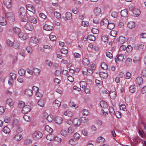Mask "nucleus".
<instances>
[{
	"label": "nucleus",
	"instance_id": "f257e3e1",
	"mask_svg": "<svg viewBox=\"0 0 146 146\" xmlns=\"http://www.w3.org/2000/svg\"><path fill=\"white\" fill-rule=\"evenodd\" d=\"M42 136V133L38 131H35L33 135V138L35 140L40 139Z\"/></svg>",
	"mask_w": 146,
	"mask_h": 146
},
{
	"label": "nucleus",
	"instance_id": "f03ea898",
	"mask_svg": "<svg viewBox=\"0 0 146 146\" xmlns=\"http://www.w3.org/2000/svg\"><path fill=\"white\" fill-rule=\"evenodd\" d=\"M5 16L8 19L11 21H13L15 19V17L13 14L11 12H8L5 14Z\"/></svg>",
	"mask_w": 146,
	"mask_h": 146
},
{
	"label": "nucleus",
	"instance_id": "7ed1b4c3",
	"mask_svg": "<svg viewBox=\"0 0 146 146\" xmlns=\"http://www.w3.org/2000/svg\"><path fill=\"white\" fill-rule=\"evenodd\" d=\"M30 110V106L29 105H26L23 108L22 112L23 113H26L29 112Z\"/></svg>",
	"mask_w": 146,
	"mask_h": 146
},
{
	"label": "nucleus",
	"instance_id": "20e7f679",
	"mask_svg": "<svg viewBox=\"0 0 146 146\" xmlns=\"http://www.w3.org/2000/svg\"><path fill=\"white\" fill-rule=\"evenodd\" d=\"M144 46L143 44H135L133 47V49L136 50L142 51L144 48Z\"/></svg>",
	"mask_w": 146,
	"mask_h": 146
},
{
	"label": "nucleus",
	"instance_id": "39448f33",
	"mask_svg": "<svg viewBox=\"0 0 146 146\" xmlns=\"http://www.w3.org/2000/svg\"><path fill=\"white\" fill-rule=\"evenodd\" d=\"M26 8L27 10L32 12L35 13V8L31 4H27L26 5Z\"/></svg>",
	"mask_w": 146,
	"mask_h": 146
},
{
	"label": "nucleus",
	"instance_id": "423d86ee",
	"mask_svg": "<svg viewBox=\"0 0 146 146\" xmlns=\"http://www.w3.org/2000/svg\"><path fill=\"white\" fill-rule=\"evenodd\" d=\"M3 2L4 5L8 8H11L12 5L11 0H3Z\"/></svg>",
	"mask_w": 146,
	"mask_h": 146
},
{
	"label": "nucleus",
	"instance_id": "0eeeda50",
	"mask_svg": "<svg viewBox=\"0 0 146 146\" xmlns=\"http://www.w3.org/2000/svg\"><path fill=\"white\" fill-rule=\"evenodd\" d=\"M24 27L26 30L30 31H32L33 29V26L30 23H27Z\"/></svg>",
	"mask_w": 146,
	"mask_h": 146
},
{
	"label": "nucleus",
	"instance_id": "6e6552de",
	"mask_svg": "<svg viewBox=\"0 0 146 146\" xmlns=\"http://www.w3.org/2000/svg\"><path fill=\"white\" fill-rule=\"evenodd\" d=\"M135 82L137 85H138L139 86H140L143 83V78L141 77H138L136 78Z\"/></svg>",
	"mask_w": 146,
	"mask_h": 146
},
{
	"label": "nucleus",
	"instance_id": "1a4fd4ad",
	"mask_svg": "<svg viewBox=\"0 0 146 146\" xmlns=\"http://www.w3.org/2000/svg\"><path fill=\"white\" fill-rule=\"evenodd\" d=\"M123 59V55L121 54H119L117 55L115 58V61L116 62L117 61V60L119 61H122Z\"/></svg>",
	"mask_w": 146,
	"mask_h": 146
},
{
	"label": "nucleus",
	"instance_id": "9d476101",
	"mask_svg": "<svg viewBox=\"0 0 146 146\" xmlns=\"http://www.w3.org/2000/svg\"><path fill=\"white\" fill-rule=\"evenodd\" d=\"M19 11L21 16L23 17H25L26 16V11L24 7H21Z\"/></svg>",
	"mask_w": 146,
	"mask_h": 146
},
{
	"label": "nucleus",
	"instance_id": "9b49d317",
	"mask_svg": "<svg viewBox=\"0 0 146 146\" xmlns=\"http://www.w3.org/2000/svg\"><path fill=\"white\" fill-rule=\"evenodd\" d=\"M81 121L78 118H76L74 119L73 121V123L75 126H78L80 125Z\"/></svg>",
	"mask_w": 146,
	"mask_h": 146
},
{
	"label": "nucleus",
	"instance_id": "f8f14e48",
	"mask_svg": "<svg viewBox=\"0 0 146 146\" xmlns=\"http://www.w3.org/2000/svg\"><path fill=\"white\" fill-rule=\"evenodd\" d=\"M19 37L21 40H25L27 38V35L26 34L21 32L19 34Z\"/></svg>",
	"mask_w": 146,
	"mask_h": 146
},
{
	"label": "nucleus",
	"instance_id": "ddd939ff",
	"mask_svg": "<svg viewBox=\"0 0 146 146\" xmlns=\"http://www.w3.org/2000/svg\"><path fill=\"white\" fill-rule=\"evenodd\" d=\"M53 28V27L52 26L47 24L44 25L43 27V29L44 30L48 31H52Z\"/></svg>",
	"mask_w": 146,
	"mask_h": 146
},
{
	"label": "nucleus",
	"instance_id": "4468645a",
	"mask_svg": "<svg viewBox=\"0 0 146 146\" xmlns=\"http://www.w3.org/2000/svg\"><path fill=\"white\" fill-rule=\"evenodd\" d=\"M0 24L1 25H5L7 24L5 18L3 16H0Z\"/></svg>",
	"mask_w": 146,
	"mask_h": 146
},
{
	"label": "nucleus",
	"instance_id": "2eb2a0df",
	"mask_svg": "<svg viewBox=\"0 0 146 146\" xmlns=\"http://www.w3.org/2000/svg\"><path fill=\"white\" fill-rule=\"evenodd\" d=\"M65 17H62L65 20H70L72 18V14L69 12H66L65 14Z\"/></svg>",
	"mask_w": 146,
	"mask_h": 146
},
{
	"label": "nucleus",
	"instance_id": "dca6fc26",
	"mask_svg": "<svg viewBox=\"0 0 146 146\" xmlns=\"http://www.w3.org/2000/svg\"><path fill=\"white\" fill-rule=\"evenodd\" d=\"M55 121L56 123L58 124H61L63 121V119L60 117L57 116L56 117Z\"/></svg>",
	"mask_w": 146,
	"mask_h": 146
},
{
	"label": "nucleus",
	"instance_id": "f3484780",
	"mask_svg": "<svg viewBox=\"0 0 146 146\" xmlns=\"http://www.w3.org/2000/svg\"><path fill=\"white\" fill-rule=\"evenodd\" d=\"M109 95L110 98L112 99H114L116 96V92L114 91H110Z\"/></svg>",
	"mask_w": 146,
	"mask_h": 146
},
{
	"label": "nucleus",
	"instance_id": "a211bd4d",
	"mask_svg": "<svg viewBox=\"0 0 146 146\" xmlns=\"http://www.w3.org/2000/svg\"><path fill=\"white\" fill-rule=\"evenodd\" d=\"M133 13L135 16L137 17L140 14V10L138 9H135L133 10Z\"/></svg>",
	"mask_w": 146,
	"mask_h": 146
},
{
	"label": "nucleus",
	"instance_id": "6ab92c4d",
	"mask_svg": "<svg viewBox=\"0 0 146 146\" xmlns=\"http://www.w3.org/2000/svg\"><path fill=\"white\" fill-rule=\"evenodd\" d=\"M28 20L31 23H36L37 21V19L33 17L30 16L29 17Z\"/></svg>",
	"mask_w": 146,
	"mask_h": 146
},
{
	"label": "nucleus",
	"instance_id": "aec40b11",
	"mask_svg": "<svg viewBox=\"0 0 146 146\" xmlns=\"http://www.w3.org/2000/svg\"><path fill=\"white\" fill-rule=\"evenodd\" d=\"M30 42L31 43L35 44L38 42V39L36 37H31L30 38Z\"/></svg>",
	"mask_w": 146,
	"mask_h": 146
},
{
	"label": "nucleus",
	"instance_id": "412c9836",
	"mask_svg": "<svg viewBox=\"0 0 146 146\" xmlns=\"http://www.w3.org/2000/svg\"><path fill=\"white\" fill-rule=\"evenodd\" d=\"M128 14L127 11L126 9H124L121 11V15L122 17H125L127 16Z\"/></svg>",
	"mask_w": 146,
	"mask_h": 146
},
{
	"label": "nucleus",
	"instance_id": "4be33fe9",
	"mask_svg": "<svg viewBox=\"0 0 146 146\" xmlns=\"http://www.w3.org/2000/svg\"><path fill=\"white\" fill-rule=\"evenodd\" d=\"M14 138L16 141H19L21 140L22 139L23 137L22 135L19 133L15 135Z\"/></svg>",
	"mask_w": 146,
	"mask_h": 146
},
{
	"label": "nucleus",
	"instance_id": "5701e85b",
	"mask_svg": "<svg viewBox=\"0 0 146 146\" xmlns=\"http://www.w3.org/2000/svg\"><path fill=\"white\" fill-rule=\"evenodd\" d=\"M100 105L102 108H106L108 107L107 102L104 101H101L100 102Z\"/></svg>",
	"mask_w": 146,
	"mask_h": 146
},
{
	"label": "nucleus",
	"instance_id": "b1692460",
	"mask_svg": "<svg viewBox=\"0 0 146 146\" xmlns=\"http://www.w3.org/2000/svg\"><path fill=\"white\" fill-rule=\"evenodd\" d=\"M135 24L134 22L130 21L127 25V27L130 29H132L135 27Z\"/></svg>",
	"mask_w": 146,
	"mask_h": 146
},
{
	"label": "nucleus",
	"instance_id": "393cba45",
	"mask_svg": "<svg viewBox=\"0 0 146 146\" xmlns=\"http://www.w3.org/2000/svg\"><path fill=\"white\" fill-rule=\"evenodd\" d=\"M13 31L14 33L17 35H18V34L21 32V30L20 29L16 27H13Z\"/></svg>",
	"mask_w": 146,
	"mask_h": 146
},
{
	"label": "nucleus",
	"instance_id": "a878e982",
	"mask_svg": "<svg viewBox=\"0 0 146 146\" xmlns=\"http://www.w3.org/2000/svg\"><path fill=\"white\" fill-rule=\"evenodd\" d=\"M101 12V9L98 7L96 8L94 10V13L96 15H98Z\"/></svg>",
	"mask_w": 146,
	"mask_h": 146
},
{
	"label": "nucleus",
	"instance_id": "bb28decb",
	"mask_svg": "<svg viewBox=\"0 0 146 146\" xmlns=\"http://www.w3.org/2000/svg\"><path fill=\"white\" fill-rule=\"evenodd\" d=\"M46 138L47 139L51 141L54 139V136L53 134L49 133L46 136Z\"/></svg>",
	"mask_w": 146,
	"mask_h": 146
},
{
	"label": "nucleus",
	"instance_id": "cd10ccee",
	"mask_svg": "<svg viewBox=\"0 0 146 146\" xmlns=\"http://www.w3.org/2000/svg\"><path fill=\"white\" fill-rule=\"evenodd\" d=\"M40 72V70L36 68H35L33 69V74L36 76H38Z\"/></svg>",
	"mask_w": 146,
	"mask_h": 146
},
{
	"label": "nucleus",
	"instance_id": "c85d7f7f",
	"mask_svg": "<svg viewBox=\"0 0 146 146\" xmlns=\"http://www.w3.org/2000/svg\"><path fill=\"white\" fill-rule=\"evenodd\" d=\"M100 77L103 78H106L108 77V74L105 72H100Z\"/></svg>",
	"mask_w": 146,
	"mask_h": 146
},
{
	"label": "nucleus",
	"instance_id": "c756f323",
	"mask_svg": "<svg viewBox=\"0 0 146 146\" xmlns=\"http://www.w3.org/2000/svg\"><path fill=\"white\" fill-rule=\"evenodd\" d=\"M25 94L27 95L31 96L33 94V92L31 90L27 89L25 90Z\"/></svg>",
	"mask_w": 146,
	"mask_h": 146
},
{
	"label": "nucleus",
	"instance_id": "7c9ffc66",
	"mask_svg": "<svg viewBox=\"0 0 146 146\" xmlns=\"http://www.w3.org/2000/svg\"><path fill=\"white\" fill-rule=\"evenodd\" d=\"M52 104L54 106H56L59 107L61 105V103L58 100H56Z\"/></svg>",
	"mask_w": 146,
	"mask_h": 146
},
{
	"label": "nucleus",
	"instance_id": "2f4dec72",
	"mask_svg": "<svg viewBox=\"0 0 146 146\" xmlns=\"http://www.w3.org/2000/svg\"><path fill=\"white\" fill-rule=\"evenodd\" d=\"M82 63L85 65L87 66L89 64V61L87 58H84L82 60Z\"/></svg>",
	"mask_w": 146,
	"mask_h": 146
},
{
	"label": "nucleus",
	"instance_id": "473e14b6",
	"mask_svg": "<svg viewBox=\"0 0 146 146\" xmlns=\"http://www.w3.org/2000/svg\"><path fill=\"white\" fill-rule=\"evenodd\" d=\"M132 60L130 58H128L126 59L125 61V64L127 66L130 65L132 63Z\"/></svg>",
	"mask_w": 146,
	"mask_h": 146
},
{
	"label": "nucleus",
	"instance_id": "72a5a7b5",
	"mask_svg": "<svg viewBox=\"0 0 146 146\" xmlns=\"http://www.w3.org/2000/svg\"><path fill=\"white\" fill-rule=\"evenodd\" d=\"M109 21L108 19H104L101 23V24H102L103 25L107 26L108 25V24H109Z\"/></svg>",
	"mask_w": 146,
	"mask_h": 146
},
{
	"label": "nucleus",
	"instance_id": "f704fd0d",
	"mask_svg": "<svg viewBox=\"0 0 146 146\" xmlns=\"http://www.w3.org/2000/svg\"><path fill=\"white\" fill-rule=\"evenodd\" d=\"M19 74L21 76H23L25 75L26 71L24 69L21 68L19 71Z\"/></svg>",
	"mask_w": 146,
	"mask_h": 146
},
{
	"label": "nucleus",
	"instance_id": "c9c22d12",
	"mask_svg": "<svg viewBox=\"0 0 146 146\" xmlns=\"http://www.w3.org/2000/svg\"><path fill=\"white\" fill-rule=\"evenodd\" d=\"M7 104L10 106H11L13 105V103L12 99L10 98L7 99Z\"/></svg>",
	"mask_w": 146,
	"mask_h": 146
},
{
	"label": "nucleus",
	"instance_id": "e433bc0d",
	"mask_svg": "<svg viewBox=\"0 0 146 146\" xmlns=\"http://www.w3.org/2000/svg\"><path fill=\"white\" fill-rule=\"evenodd\" d=\"M45 130L50 133H51L53 131V129L48 125H46L45 128Z\"/></svg>",
	"mask_w": 146,
	"mask_h": 146
},
{
	"label": "nucleus",
	"instance_id": "4c0bfd02",
	"mask_svg": "<svg viewBox=\"0 0 146 146\" xmlns=\"http://www.w3.org/2000/svg\"><path fill=\"white\" fill-rule=\"evenodd\" d=\"M118 41L120 43L123 44L125 42V38L124 37L120 36L119 37Z\"/></svg>",
	"mask_w": 146,
	"mask_h": 146
},
{
	"label": "nucleus",
	"instance_id": "58836bf2",
	"mask_svg": "<svg viewBox=\"0 0 146 146\" xmlns=\"http://www.w3.org/2000/svg\"><path fill=\"white\" fill-rule=\"evenodd\" d=\"M114 27V25L113 23H109L107 26L108 29L110 30L112 29Z\"/></svg>",
	"mask_w": 146,
	"mask_h": 146
},
{
	"label": "nucleus",
	"instance_id": "ea45409f",
	"mask_svg": "<svg viewBox=\"0 0 146 146\" xmlns=\"http://www.w3.org/2000/svg\"><path fill=\"white\" fill-rule=\"evenodd\" d=\"M44 101L43 99L39 100L38 102V105L41 107H43L44 106Z\"/></svg>",
	"mask_w": 146,
	"mask_h": 146
},
{
	"label": "nucleus",
	"instance_id": "a19ab883",
	"mask_svg": "<svg viewBox=\"0 0 146 146\" xmlns=\"http://www.w3.org/2000/svg\"><path fill=\"white\" fill-rule=\"evenodd\" d=\"M64 115L66 116L71 117L72 116V113L69 111H66L64 112Z\"/></svg>",
	"mask_w": 146,
	"mask_h": 146
},
{
	"label": "nucleus",
	"instance_id": "79ce46f5",
	"mask_svg": "<svg viewBox=\"0 0 146 146\" xmlns=\"http://www.w3.org/2000/svg\"><path fill=\"white\" fill-rule=\"evenodd\" d=\"M10 79H11L12 81L14 80L17 76V75L16 74L11 73L10 74Z\"/></svg>",
	"mask_w": 146,
	"mask_h": 146
},
{
	"label": "nucleus",
	"instance_id": "37998d69",
	"mask_svg": "<svg viewBox=\"0 0 146 146\" xmlns=\"http://www.w3.org/2000/svg\"><path fill=\"white\" fill-rule=\"evenodd\" d=\"M13 47L15 49L19 48V43L15 41L13 42Z\"/></svg>",
	"mask_w": 146,
	"mask_h": 146
},
{
	"label": "nucleus",
	"instance_id": "c03bdc74",
	"mask_svg": "<svg viewBox=\"0 0 146 146\" xmlns=\"http://www.w3.org/2000/svg\"><path fill=\"white\" fill-rule=\"evenodd\" d=\"M3 131L6 134H8L10 132V129L7 126H5L3 129Z\"/></svg>",
	"mask_w": 146,
	"mask_h": 146
},
{
	"label": "nucleus",
	"instance_id": "a18cd8bd",
	"mask_svg": "<svg viewBox=\"0 0 146 146\" xmlns=\"http://www.w3.org/2000/svg\"><path fill=\"white\" fill-rule=\"evenodd\" d=\"M101 68L104 70H106L108 68V66L106 63L105 62L102 63L101 64Z\"/></svg>",
	"mask_w": 146,
	"mask_h": 146
},
{
	"label": "nucleus",
	"instance_id": "49530a36",
	"mask_svg": "<svg viewBox=\"0 0 146 146\" xmlns=\"http://www.w3.org/2000/svg\"><path fill=\"white\" fill-rule=\"evenodd\" d=\"M132 49L133 47L131 45H129L126 47V50L128 53L131 52L132 50Z\"/></svg>",
	"mask_w": 146,
	"mask_h": 146
},
{
	"label": "nucleus",
	"instance_id": "de8ad7c7",
	"mask_svg": "<svg viewBox=\"0 0 146 146\" xmlns=\"http://www.w3.org/2000/svg\"><path fill=\"white\" fill-rule=\"evenodd\" d=\"M135 85H131L130 86L129 88V90L130 92L133 93L135 91Z\"/></svg>",
	"mask_w": 146,
	"mask_h": 146
},
{
	"label": "nucleus",
	"instance_id": "09e8293b",
	"mask_svg": "<svg viewBox=\"0 0 146 146\" xmlns=\"http://www.w3.org/2000/svg\"><path fill=\"white\" fill-rule=\"evenodd\" d=\"M24 119L27 121H31V118L29 116L27 115H24L23 117Z\"/></svg>",
	"mask_w": 146,
	"mask_h": 146
},
{
	"label": "nucleus",
	"instance_id": "8fccbe9b",
	"mask_svg": "<svg viewBox=\"0 0 146 146\" xmlns=\"http://www.w3.org/2000/svg\"><path fill=\"white\" fill-rule=\"evenodd\" d=\"M88 39L91 41H94L95 40V38L94 36L92 35H89L88 37Z\"/></svg>",
	"mask_w": 146,
	"mask_h": 146
},
{
	"label": "nucleus",
	"instance_id": "3c124183",
	"mask_svg": "<svg viewBox=\"0 0 146 146\" xmlns=\"http://www.w3.org/2000/svg\"><path fill=\"white\" fill-rule=\"evenodd\" d=\"M69 105L71 107H73L75 108H77L78 107V106L77 104H75L74 102L72 101H71L69 103Z\"/></svg>",
	"mask_w": 146,
	"mask_h": 146
},
{
	"label": "nucleus",
	"instance_id": "603ef678",
	"mask_svg": "<svg viewBox=\"0 0 146 146\" xmlns=\"http://www.w3.org/2000/svg\"><path fill=\"white\" fill-rule=\"evenodd\" d=\"M81 25L84 27H87L89 25V23L87 21H83L82 22Z\"/></svg>",
	"mask_w": 146,
	"mask_h": 146
},
{
	"label": "nucleus",
	"instance_id": "864d4df0",
	"mask_svg": "<svg viewBox=\"0 0 146 146\" xmlns=\"http://www.w3.org/2000/svg\"><path fill=\"white\" fill-rule=\"evenodd\" d=\"M49 37L50 40L52 41H55L56 39V36L54 35H50L49 36Z\"/></svg>",
	"mask_w": 146,
	"mask_h": 146
},
{
	"label": "nucleus",
	"instance_id": "5fc2aeb1",
	"mask_svg": "<svg viewBox=\"0 0 146 146\" xmlns=\"http://www.w3.org/2000/svg\"><path fill=\"white\" fill-rule=\"evenodd\" d=\"M54 17L57 18L59 19L61 17V15L60 13L58 12H56L54 13Z\"/></svg>",
	"mask_w": 146,
	"mask_h": 146
},
{
	"label": "nucleus",
	"instance_id": "6e6d98bb",
	"mask_svg": "<svg viewBox=\"0 0 146 146\" xmlns=\"http://www.w3.org/2000/svg\"><path fill=\"white\" fill-rule=\"evenodd\" d=\"M110 35L112 36L115 37L117 35V32L115 31L112 30L110 33Z\"/></svg>",
	"mask_w": 146,
	"mask_h": 146
},
{
	"label": "nucleus",
	"instance_id": "4d7b16f0",
	"mask_svg": "<svg viewBox=\"0 0 146 146\" xmlns=\"http://www.w3.org/2000/svg\"><path fill=\"white\" fill-rule=\"evenodd\" d=\"M106 56L110 59H112L113 58L112 54L110 52H106Z\"/></svg>",
	"mask_w": 146,
	"mask_h": 146
},
{
	"label": "nucleus",
	"instance_id": "13d9d810",
	"mask_svg": "<svg viewBox=\"0 0 146 146\" xmlns=\"http://www.w3.org/2000/svg\"><path fill=\"white\" fill-rule=\"evenodd\" d=\"M47 120L49 122H52L53 119V116L51 115H49L46 118Z\"/></svg>",
	"mask_w": 146,
	"mask_h": 146
},
{
	"label": "nucleus",
	"instance_id": "bf43d9fd",
	"mask_svg": "<svg viewBox=\"0 0 146 146\" xmlns=\"http://www.w3.org/2000/svg\"><path fill=\"white\" fill-rule=\"evenodd\" d=\"M92 32L94 34H97L99 33V31L98 29H92L91 30Z\"/></svg>",
	"mask_w": 146,
	"mask_h": 146
},
{
	"label": "nucleus",
	"instance_id": "052dcab7",
	"mask_svg": "<svg viewBox=\"0 0 146 146\" xmlns=\"http://www.w3.org/2000/svg\"><path fill=\"white\" fill-rule=\"evenodd\" d=\"M109 112L111 115L115 113L114 109L112 107H110L109 109Z\"/></svg>",
	"mask_w": 146,
	"mask_h": 146
},
{
	"label": "nucleus",
	"instance_id": "680f3d73",
	"mask_svg": "<svg viewBox=\"0 0 146 146\" xmlns=\"http://www.w3.org/2000/svg\"><path fill=\"white\" fill-rule=\"evenodd\" d=\"M7 44L9 46L11 47L13 45V43L9 40H7Z\"/></svg>",
	"mask_w": 146,
	"mask_h": 146
},
{
	"label": "nucleus",
	"instance_id": "e2e57ef3",
	"mask_svg": "<svg viewBox=\"0 0 146 146\" xmlns=\"http://www.w3.org/2000/svg\"><path fill=\"white\" fill-rule=\"evenodd\" d=\"M18 121L17 119H14L13 121V125L14 126H17L18 124Z\"/></svg>",
	"mask_w": 146,
	"mask_h": 146
},
{
	"label": "nucleus",
	"instance_id": "0e129e2a",
	"mask_svg": "<svg viewBox=\"0 0 146 146\" xmlns=\"http://www.w3.org/2000/svg\"><path fill=\"white\" fill-rule=\"evenodd\" d=\"M83 115H84L87 116L89 114V112L88 110L84 109L83 110Z\"/></svg>",
	"mask_w": 146,
	"mask_h": 146
},
{
	"label": "nucleus",
	"instance_id": "69168bd1",
	"mask_svg": "<svg viewBox=\"0 0 146 146\" xmlns=\"http://www.w3.org/2000/svg\"><path fill=\"white\" fill-rule=\"evenodd\" d=\"M25 103L23 102H20L18 104V107L19 108H21L24 106Z\"/></svg>",
	"mask_w": 146,
	"mask_h": 146
},
{
	"label": "nucleus",
	"instance_id": "338daca9",
	"mask_svg": "<svg viewBox=\"0 0 146 146\" xmlns=\"http://www.w3.org/2000/svg\"><path fill=\"white\" fill-rule=\"evenodd\" d=\"M60 51L61 53L65 54H67L68 52L67 50L65 48L61 49Z\"/></svg>",
	"mask_w": 146,
	"mask_h": 146
},
{
	"label": "nucleus",
	"instance_id": "774afa93",
	"mask_svg": "<svg viewBox=\"0 0 146 146\" xmlns=\"http://www.w3.org/2000/svg\"><path fill=\"white\" fill-rule=\"evenodd\" d=\"M80 137V135L77 133H75L74 135V138L76 139H79Z\"/></svg>",
	"mask_w": 146,
	"mask_h": 146
}]
</instances>
